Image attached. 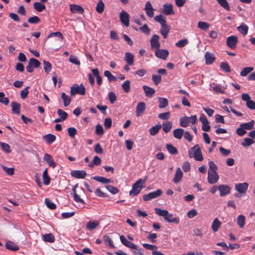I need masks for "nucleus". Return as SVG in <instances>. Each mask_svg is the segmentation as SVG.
<instances>
[{"mask_svg":"<svg viewBox=\"0 0 255 255\" xmlns=\"http://www.w3.org/2000/svg\"><path fill=\"white\" fill-rule=\"evenodd\" d=\"M162 190L161 189H157L156 191L150 192L148 194H144L142 197V199L144 201H148L159 197L162 195Z\"/></svg>","mask_w":255,"mask_h":255,"instance_id":"39448f33","label":"nucleus"},{"mask_svg":"<svg viewBox=\"0 0 255 255\" xmlns=\"http://www.w3.org/2000/svg\"><path fill=\"white\" fill-rule=\"evenodd\" d=\"M76 186H75V187H74L73 189H72V190L74 192V196H73V197H74V200L75 202H80V203H81L82 204H84L85 202L84 201V200L81 199L79 195H78L76 193V189H75V188H76Z\"/></svg>","mask_w":255,"mask_h":255,"instance_id":"4d7b16f0","label":"nucleus"},{"mask_svg":"<svg viewBox=\"0 0 255 255\" xmlns=\"http://www.w3.org/2000/svg\"><path fill=\"white\" fill-rule=\"evenodd\" d=\"M154 19L156 21L159 22L161 26L166 24V18L162 14L155 16Z\"/></svg>","mask_w":255,"mask_h":255,"instance_id":"58836bf2","label":"nucleus"},{"mask_svg":"<svg viewBox=\"0 0 255 255\" xmlns=\"http://www.w3.org/2000/svg\"><path fill=\"white\" fill-rule=\"evenodd\" d=\"M43 159L49 166L53 168H55L56 167V163L54 161L52 156L49 154L45 153L44 155Z\"/></svg>","mask_w":255,"mask_h":255,"instance_id":"dca6fc26","label":"nucleus"},{"mask_svg":"<svg viewBox=\"0 0 255 255\" xmlns=\"http://www.w3.org/2000/svg\"><path fill=\"white\" fill-rule=\"evenodd\" d=\"M170 26L167 24L161 26L160 33L164 39H166L167 37V35L170 31Z\"/></svg>","mask_w":255,"mask_h":255,"instance_id":"aec40b11","label":"nucleus"},{"mask_svg":"<svg viewBox=\"0 0 255 255\" xmlns=\"http://www.w3.org/2000/svg\"><path fill=\"white\" fill-rule=\"evenodd\" d=\"M57 114L62 121L66 120L68 116V115L66 112L60 109H58L57 110Z\"/></svg>","mask_w":255,"mask_h":255,"instance_id":"864d4df0","label":"nucleus"},{"mask_svg":"<svg viewBox=\"0 0 255 255\" xmlns=\"http://www.w3.org/2000/svg\"><path fill=\"white\" fill-rule=\"evenodd\" d=\"M169 55L167 50L162 49H156L155 52V55L158 58L165 60Z\"/></svg>","mask_w":255,"mask_h":255,"instance_id":"9b49d317","label":"nucleus"},{"mask_svg":"<svg viewBox=\"0 0 255 255\" xmlns=\"http://www.w3.org/2000/svg\"><path fill=\"white\" fill-rule=\"evenodd\" d=\"M183 176V173L181 169L178 167L176 171V173L173 178L174 183H177L180 181Z\"/></svg>","mask_w":255,"mask_h":255,"instance_id":"393cba45","label":"nucleus"},{"mask_svg":"<svg viewBox=\"0 0 255 255\" xmlns=\"http://www.w3.org/2000/svg\"><path fill=\"white\" fill-rule=\"evenodd\" d=\"M86 174V171L84 170H73L71 173L72 176L78 179L84 178Z\"/></svg>","mask_w":255,"mask_h":255,"instance_id":"a211bd4d","label":"nucleus"},{"mask_svg":"<svg viewBox=\"0 0 255 255\" xmlns=\"http://www.w3.org/2000/svg\"><path fill=\"white\" fill-rule=\"evenodd\" d=\"M92 72L94 76L97 79V83L99 86H100L102 84V78L100 75L99 70L97 68H94L92 69Z\"/></svg>","mask_w":255,"mask_h":255,"instance_id":"a878e982","label":"nucleus"},{"mask_svg":"<svg viewBox=\"0 0 255 255\" xmlns=\"http://www.w3.org/2000/svg\"><path fill=\"white\" fill-rule=\"evenodd\" d=\"M242 99L246 102V106L249 109L255 110V102L251 99V97L248 94H243L242 95Z\"/></svg>","mask_w":255,"mask_h":255,"instance_id":"423d86ee","label":"nucleus"},{"mask_svg":"<svg viewBox=\"0 0 255 255\" xmlns=\"http://www.w3.org/2000/svg\"><path fill=\"white\" fill-rule=\"evenodd\" d=\"M218 190L220 191L221 196H226L231 192V188L228 185H220L218 186Z\"/></svg>","mask_w":255,"mask_h":255,"instance_id":"4468645a","label":"nucleus"},{"mask_svg":"<svg viewBox=\"0 0 255 255\" xmlns=\"http://www.w3.org/2000/svg\"><path fill=\"white\" fill-rule=\"evenodd\" d=\"M184 129L182 128L175 129L173 131V136L175 138L180 139L184 134Z\"/></svg>","mask_w":255,"mask_h":255,"instance_id":"72a5a7b5","label":"nucleus"},{"mask_svg":"<svg viewBox=\"0 0 255 255\" xmlns=\"http://www.w3.org/2000/svg\"><path fill=\"white\" fill-rule=\"evenodd\" d=\"M27 21L30 24H37L40 22V19L37 16H33L29 17Z\"/></svg>","mask_w":255,"mask_h":255,"instance_id":"0e129e2a","label":"nucleus"},{"mask_svg":"<svg viewBox=\"0 0 255 255\" xmlns=\"http://www.w3.org/2000/svg\"><path fill=\"white\" fill-rule=\"evenodd\" d=\"M219 176L217 172L208 171V182L210 184L216 183L218 179Z\"/></svg>","mask_w":255,"mask_h":255,"instance_id":"f8f14e48","label":"nucleus"},{"mask_svg":"<svg viewBox=\"0 0 255 255\" xmlns=\"http://www.w3.org/2000/svg\"><path fill=\"white\" fill-rule=\"evenodd\" d=\"M219 4L223 7L224 9H225L227 11H229L230 10V7L229 6V3L226 0H216Z\"/></svg>","mask_w":255,"mask_h":255,"instance_id":"8fccbe9b","label":"nucleus"},{"mask_svg":"<svg viewBox=\"0 0 255 255\" xmlns=\"http://www.w3.org/2000/svg\"><path fill=\"white\" fill-rule=\"evenodd\" d=\"M86 93V89L84 86L81 84L78 85L77 84H74L71 87L70 95L71 96H74L76 94L80 95H84Z\"/></svg>","mask_w":255,"mask_h":255,"instance_id":"20e7f679","label":"nucleus"},{"mask_svg":"<svg viewBox=\"0 0 255 255\" xmlns=\"http://www.w3.org/2000/svg\"><path fill=\"white\" fill-rule=\"evenodd\" d=\"M237 42L238 37L236 36L232 35L229 36L226 39L227 45L232 49H234L236 48Z\"/></svg>","mask_w":255,"mask_h":255,"instance_id":"0eeeda50","label":"nucleus"},{"mask_svg":"<svg viewBox=\"0 0 255 255\" xmlns=\"http://www.w3.org/2000/svg\"><path fill=\"white\" fill-rule=\"evenodd\" d=\"M105 188L112 194H116L119 192V190L117 188L110 185L105 186Z\"/></svg>","mask_w":255,"mask_h":255,"instance_id":"13d9d810","label":"nucleus"},{"mask_svg":"<svg viewBox=\"0 0 255 255\" xmlns=\"http://www.w3.org/2000/svg\"><path fill=\"white\" fill-rule=\"evenodd\" d=\"M253 70L254 68L252 67H247L244 68L241 71L240 75L243 77H245Z\"/></svg>","mask_w":255,"mask_h":255,"instance_id":"603ef678","label":"nucleus"},{"mask_svg":"<svg viewBox=\"0 0 255 255\" xmlns=\"http://www.w3.org/2000/svg\"><path fill=\"white\" fill-rule=\"evenodd\" d=\"M205 63L207 65L212 64L216 59L214 54L206 52L205 54Z\"/></svg>","mask_w":255,"mask_h":255,"instance_id":"6ab92c4d","label":"nucleus"},{"mask_svg":"<svg viewBox=\"0 0 255 255\" xmlns=\"http://www.w3.org/2000/svg\"><path fill=\"white\" fill-rule=\"evenodd\" d=\"M172 123L170 121H166L163 123V130L165 133H168L172 128Z\"/></svg>","mask_w":255,"mask_h":255,"instance_id":"a19ab883","label":"nucleus"},{"mask_svg":"<svg viewBox=\"0 0 255 255\" xmlns=\"http://www.w3.org/2000/svg\"><path fill=\"white\" fill-rule=\"evenodd\" d=\"M221 68L227 73L231 72L230 67L228 63L222 62L220 65Z\"/></svg>","mask_w":255,"mask_h":255,"instance_id":"774afa93","label":"nucleus"},{"mask_svg":"<svg viewBox=\"0 0 255 255\" xmlns=\"http://www.w3.org/2000/svg\"><path fill=\"white\" fill-rule=\"evenodd\" d=\"M5 248L6 249L12 251H17L19 250V247L11 241H7L6 242Z\"/></svg>","mask_w":255,"mask_h":255,"instance_id":"c85d7f7f","label":"nucleus"},{"mask_svg":"<svg viewBox=\"0 0 255 255\" xmlns=\"http://www.w3.org/2000/svg\"><path fill=\"white\" fill-rule=\"evenodd\" d=\"M123 90L127 93H128L130 90V81L126 80L122 85Z\"/></svg>","mask_w":255,"mask_h":255,"instance_id":"5fc2aeb1","label":"nucleus"},{"mask_svg":"<svg viewBox=\"0 0 255 255\" xmlns=\"http://www.w3.org/2000/svg\"><path fill=\"white\" fill-rule=\"evenodd\" d=\"M120 18L121 22L126 26H129V15L125 10H122L120 14Z\"/></svg>","mask_w":255,"mask_h":255,"instance_id":"9d476101","label":"nucleus"},{"mask_svg":"<svg viewBox=\"0 0 255 255\" xmlns=\"http://www.w3.org/2000/svg\"><path fill=\"white\" fill-rule=\"evenodd\" d=\"M238 224L241 228L244 227L245 224V217L242 215L238 216L237 219Z\"/></svg>","mask_w":255,"mask_h":255,"instance_id":"6e6d98bb","label":"nucleus"},{"mask_svg":"<svg viewBox=\"0 0 255 255\" xmlns=\"http://www.w3.org/2000/svg\"><path fill=\"white\" fill-rule=\"evenodd\" d=\"M145 109L146 105L144 102H140L138 103L135 110L136 116L137 117H139L145 112Z\"/></svg>","mask_w":255,"mask_h":255,"instance_id":"ddd939ff","label":"nucleus"},{"mask_svg":"<svg viewBox=\"0 0 255 255\" xmlns=\"http://www.w3.org/2000/svg\"><path fill=\"white\" fill-rule=\"evenodd\" d=\"M159 105L158 107L160 109H163L166 107L168 106V102L166 98H159Z\"/></svg>","mask_w":255,"mask_h":255,"instance_id":"79ce46f5","label":"nucleus"},{"mask_svg":"<svg viewBox=\"0 0 255 255\" xmlns=\"http://www.w3.org/2000/svg\"><path fill=\"white\" fill-rule=\"evenodd\" d=\"M42 238L45 242L49 243H54L55 240L54 236L51 233L43 235Z\"/></svg>","mask_w":255,"mask_h":255,"instance_id":"f704fd0d","label":"nucleus"},{"mask_svg":"<svg viewBox=\"0 0 255 255\" xmlns=\"http://www.w3.org/2000/svg\"><path fill=\"white\" fill-rule=\"evenodd\" d=\"M197 122L196 115H192L190 117H184L180 119V125L182 127H187L191 123L192 124H195Z\"/></svg>","mask_w":255,"mask_h":255,"instance_id":"7ed1b4c3","label":"nucleus"},{"mask_svg":"<svg viewBox=\"0 0 255 255\" xmlns=\"http://www.w3.org/2000/svg\"><path fill=\"white\" fill-rule=\"evenodd\" d=\"M254 121L252 120L248 123L241 124L240 127H243L245 130H251L254 128Z\"/></svg>","mask_w":255,"mask_h":255,"instance_id":"c9c22d12","label":"nucleus"},{"mask_svg":"<svg viewBox=\"0 0 255 255\" xmlns=\"http://www.w3.org/2000/svg\"><path fill=\"white\" fill-rule=\"evenodd\" d=\"M249 187V184L247 182L242 183H237L235 185V189L240 194H245Z\"/></svg>","mask_w":255,"mask_h":255,"instance_id":"6e6552de","label":"nucleus"},{"mask_svg":"<svg viewBox=\"0 0 255 255\" xmlns=\"http://www.w3.org/2000/svg\"><path fill=\"white\" fill-rule=\"evenodd\" d=\"M43 182L44 185H48L50 182V178L48 175L47 168H46L43 172L42 174Z\"/></svg>","mask_w":255,"mask_h":255,"instance_id":"4c0bfd02","label":"nucleus"},{"mask_svg":"<svg viewBox=\"0 0 255 255\" xmlns=\"http://www.w3.org/2000/svg\"><path fill=\"white\" fill-rule=\"evenodd\" d=\"M221 222L219 221L218 218H216L213 221L212 224V229L214 232L218 231L219 229L221 226Z\"/></svg>","mask_w":255,"mask_h":255,"instance_id":"bb28decb","label":"nucleus"},{"mask_svg":"<svg viewBox=\"0 0 255 255\" xmlns=\"http://www.w3.org/2000/svg\"><path fill=\"white\" fill-rule=\"evenodd\" d=\"M70 10L73 13H79L82 14L84 12V8L80 5L74 4H71L69 5Z\"/></svg>","mask_w":255,"mask_h":255,"instance_id":"f3484780","label":"nucleus"},{"mask_svg":"<svg viewBox=\"0 0 255 255\" xmlns=\"http://www.w3.org/2000/svg\"><path fill=\"white\" fill-rule=\"evenodd\" d=\"M188 43L187 39H181L175 43V45L177 47L182 48Z\"/></svg>","mask_w":255,"mask_h":255,"instance_id":"e2e57ef3","label":"nucleus"},{"mask_svg":"<svg viewBox=\"0 0 255 255\" xmlns=\"http://www.w3.org/2000/svg\"><path fill=\"white\" fill-rule=\"evenodd\" d=\"M93 179L103 184H108L111 182V179L102 176H95L93 177Z\"/></svg>","mask_w":255,"mask_h":255,"instance_id":"7c9ffc66","label":"nucleus"},{"mask_svg":"<svg viewBox=\"0 0 255 255\" xmlns=\"http://www.w3.org/2000/svg\"><path fill=\"white\" fill-rule=\"evenodd\" d=\"M0 103L5 105H7L9 103V100L7 98L5 97V95L3 92H0Z\"/></svg>","mask_w":255,"mask_h":255,"instance_id":"338daca9","label":"nucleus"},{"mask_svg":"<svg viewBox=\"0 0 255 255\" xmlns=\"http://www.w3.org/2000/svg\"><path fill=\"white\" fill-rule=\"evenodd\" d=\"M11 106L12 108V112L14 114L19 115L20 114V105L15 102H13L11 103Z\"/></svg>","mask_w":255,"mask_h":255,"instance_id":"2f4dec72","label":"nucleus"},{"mask_svg":"<svg viewBox=\"0 0 255 255\" xmlns=\"http://www.w3.org/2000/svg\"><path fill=\"white\" fill-rule=\"evenodd\" d=\"M43 138L46 140L47 143L51 144L56 140L55 135L49 133L43 136Z\"/></svg>","mask_w":255,"mask_h":255,"instance_id":"473e14b6","label":"nucleus"},{"mask_svg":"<svg viewBox=\"0 0 255 255\" xmlns=\"http://www.w3.org/2000/svg\"><path fill=\"white\" fill-rule=\"evenodd\" d=\"M28 64L35 68H38L40 65V62L34 58H31L29 59Z\"/></svg>","mask_w":255,"mask_h":255,"instance_id":"3c124183","label":"nucleus"},{"mask_svg":"<svg viewBox=\"0 0 255 255\" xmlns=\"http://www.w3.org/2000/svg\"><path fill=\"white\" fill-rule=\"evenodd\" d=\"M33 7L38 12H41L46 8L45 5L39 2H35L34 3Z\"/></svg>","mask_w":255,"mask_h":255,"instance_id":"a18cd8bd","label":"nucleus"},{"mask_svg":"<svg viewBox=\"0 0 255 255\" xmlns=\"http://www.w3.org/2000/svg\"><path fill=\"white\" fill-rule=\"evenodd\" d=\"M155 212L157 215L163 217L164 219L167 216L168 213H169L168 211L166 210H162L158 208H155Z\"/></svg>","mask_w":255,"mask_h":255,"instance_id":"c03bdc74","label":"nucleus"},{"mask_svg":"<svg viewBox=\"0 0 255 255\" xmlns=\"http://www.w3.org/2000/svg\"><path fill=\"white\" fill-rule=\"evenodd\" d=\"M44 69L46 74H48L51 70L52 65L51 63L47 61H43Z\"/></svg>","mask_w":255,"mask_h":255,"instance_id":"69168bd1","label":"nucleus"},{"mask_svg":"<svg viewBox=\"0 0 255 255\" xmlns=\"http://www.w3.org/2000/svg\"><path fill=\"white\" fill-rule=\"evenodd\" d=\"M103 240L106 246H108L111 248H115V246L112 239L108 235H104L103 236Z\"/></svg>","mask_w":255,"mask_h":255,"instance_id":"c756f323","label":"nucleus"},{"mask_svg":"<svg viewBox=\"0 0 255 255\" xmlns=\"http://www.w3.org/2000/svg\"><path fill=\"white\" fill-rule=\"evenodd\" d=\"M163 13L165 14L169 15L174 13L173 9V6L171 4L165 3L163 5Z\"/></svg>","mask_w":255,"mask_h":255,"instance_id":"412c9836","label":"nucleus"},{"mask_svg":"<svg viewBox=\"0 0 255 255\" xmlns=\"http://www.w3.org/2000/svg\"><path fill=\"white\" fill-rule=\"evenodd\" d=\"M188 155L189 157H194L196 161H201L203 160L201 148L198 144L191 147L188 150Z\"/></svg>","mask_w":255,"mask_h":255,"instance_id":"f257e3e1","label":"nucleus"},{"mask_svg":"<svg viewBox=\"0 0 255 255\" xmlns=\"http://www.w3.org/2000/svg\"><path fill=\"white\" fill-rule=\"evenodd\" d=\"M61 98L63 100L64 106L67 107L69 105L71 101V98L65 93L61 94Z\"/></svg>","mask_w":255,"mask_h":255,"instance_id":"de8ad7c7","label":"nucleus"},{"mask_svg":"<svg viewBox=\"0 0 255 255\" xmlns=\"http://www.w3.org/2000/svg\"><path fill=\"white\" fill-rule=\"evenodd\" d=\"M164 220L168 223H173L176 224H179L180 222L179 218L173 217V214L169 213L167 216L164 218Z\"/></svg>","mask_w":255,"mask_h":255,"instance_id":"5701e85b","label":"nucleus"},{"mask_svg":"<svg viewBox=\"0 0 255 255\" xmlns=\"http://www.w3.org/2000/svg\"><path fill=\"white\" fill-rule=\"evenodd\" d=\"M237 29L243 35H246L248 33L249 27L246 24H242L237 27Z\"/></svg>","mask_w":255,"mask_h":255,"instance_id":"ea45409f","label":"nucleus"},{"mask_svg":"<svg viewBox=\"0 0 255 255\" xmlns=\"http://www.w3.org/2000/svg\"><path fill=\"white\" fill-rule=\"evenodd\" d=\"M159 36L157 34H154L150 39V43L151 49H158L160 47V43L159 41Z\"/></svg>","mask_w":255,"mask_h":255,"instance_id":"1a4fd4ad","label":"nucleus"},{"mask_svg":"<svg viewBox=\"0 0 255 255\" xmlns=\"http://www.w3.org/2000/svg\"><path fill=\"white\" fill-rule=\"evenodd\" d=\"M146 179H138L134 184H132V189L129 191V195L131 196L137 195L143 188V184L145 183Z\"/></svg>","mask_w":255,"mask_h":255,"instance_id":"f03ea898","label":"nucleus"},{"mask_svg":"<svg viewBox=\"0 0 255 255\" xmlns=\"http://www.w3.org/2000/svg\"><path fill=\"white\" fill-rule=\"evenodd\" d=\"M45 203L46 204L47 207L51 210L55 209L56 208V205L53 202H52L49 199L45 198Z\"/></svg>","mask_w":255,"mask_h":255,"instance_id":"680f3d73","label":"nucleus"},{"mask_svg":"<svg viewBox=\"0 0 255 255\" xmlns=\"http://www.w3.org/2000/svg\"><path fill=\"white\" fill-rule=\"evenodd\" d=\"M166 148L168 151L171 154H176L178 153L177 148L171 144H166Z\"/></svg>","mask_w":255,"mask_h":255,"instance_id":"09e8293b","label":"nucleus"},{"mask_svg":"<svg viewBox=\"0 0 255 255\" xmlns=\"http://www.w3.org/2000/svg\"><path fill=\"white\" fill-rule=\"evenodd\" d=\"M104 74V75L108 78V80L110 82L117 80L116 77H115L113 74H112L109 71H108V70L105 71Z\"/></svg>","mask_w":255,"mask_h":255,"instance_id":"bf43d9fd","label":"nucleus"},{"mask_svg":"<svg viewBox=\"0 0 255 255\" xmlns=\"http://www.w3.org/2000/svg\"><path fill=\"white\" fill-rule=\"evenodd\" d=\"M161 127L162 126L161 125H157L152 127L149 130L150 134L152 136L156 135L159 132Z\"/></svg>","mask_w":255,"mask_h":255,"instance_id":"e433bc0d","label":"nucleus"},{"mask_svg":"<svg viewBox=\"0 0 255 255\" xmlns=\"http://www.w3.org/2000/svg\"><path fill=\"white\" fill-rule=\"evenodd\" d=\"M198 27L199 28L205 30L209 28L210 24L206 22L199 21L198 23Z\"/></svg>","mask_w":255,"mask_h":255,"instance_id":"052dcab7","label":"nucleus"},{"mask_svg":"<svg viewBox=\"0 0 255 255\" xmlns=\"http://www.w3.org/2000/svg\"><path fill=\"white\" fill-rule=\"evenodd\" d=\"M143 89L145 92L146 96L147 97H152L153 95L155 93L154 89L147 86H143Z\"/></svg>","mask_w":255,"mask_h":255,"instance_id":"cd10ccee","label":"nucleus"},{"mask_svg":"<svg viewBox=\"0 0 255 255\" xmlns=\"http://www.w3.org/2000/svg\"><path fill=\"white\" fill-rule=\"evenodd\" d=\"M133 58L134 56L132 53L128 52H126L125 55V60L128 65L131 66L133 65Z\"/></svg>","mask_w":255,"mask_h":255,"instance_id":"b1692460","label":"nucleus"},{"mask_svg":"<svg viewBox=\"0 0 255 255\" xmlns=\"http://www.w3.org/2000/svg\"><path fill=\"white\" fill-rule=\"evenodd\" d=\"M255 143V141L249 137L245 138L243 141L241 142V145L244 147H247Z\"/></svg>","mask_w":255,"mask_h":255,"instance_id":"49530a36","label":"nucleus"},{"mask_svg":"<svg viewBox=\"0 0 255 255\" xmlns=\"http://www.w3.org/2000/svg\"><path fill=\"white\" fill-rule=\"evenodd\" d=\"M144 9L149 17L152 18L154 16V9L150 1H148L146 2Z\"/></svg>","mask_w":255,"mask_h":255,"instance_id":"2eb2a0df","label":"nucleus"},{"mask_svg":"<svg viewBox=\"0 0 255 255\" xmlns=\"http://www.w3.org/2000/svg\"><path fill=\"white\" fill-rule=\"evenodd\" d=\"M100 224L99 221H93L88 222L86 225V228L89 231H92L96 229Z\"/></svg>","mask_w":255,"mask_h":255,"instance_id":"4be33fe9","label":"nucleus"},{"mask_svg":"<svg viewBox=\"0 0 255 255\" xmlns=\"http://www.w3.org/2000/svg\"><path fill=\"white\" fill-rule=\"evenodd\" d=\"M105 8V5L102 0H100L96 6V9L98 13H102L103 12Z\"/></svg>","mask_w":255,"mask_h":255,"instance_id":"37998d69","label":"nucleus"}]
</instances>
